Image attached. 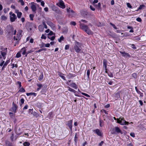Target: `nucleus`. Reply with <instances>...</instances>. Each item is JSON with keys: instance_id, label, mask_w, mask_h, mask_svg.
I'll list each match as a JSON object with an SVG mask.
<instances>
[{"instance_id": "nucleus-33", "label": "nucleus", "mask_w": 146, "mask_h": 146, "mask_svg": "<svg viewBox=\"0 0 146 146\" xmlns=\"http://www.w3.org/2000/svg\"><path fill=\"white\" fill-rule=\"evenodd\" d=\"M145 5H140L139 7L138 10H141L143 8H144L145 7Z\"/></svg>"}, {"instance_id": "nucleus-4", "label": "nucleus", "mask_w": 146, "mask_h": 146, "mask_svg": "<svg viewBox=\"0 0 146 146\" xmlns=\"http://www.w3.org/2000/svg\"><path fill=\"white\" fill-rule=\"evenodd\" d=\"M117 122L122 125H127L129 123L127 121H126L123 117L121 118L120 117L119 119L117 118Z\"/></svg>"}, {"instance_id": "nucleus-35", "label": "nucleus", "mask_w": 146, "mask_h": 146, "mask_svg": "<svg viewBox=\"0 0 146 146\" xmlns=\"http://www.w3.org/2000/svg\"><path fill=\"white\" fill-rule=\"evenodd\" d=\"M1 19L2 20H5L7 19V17H6L4 15H2L1 16Z\"/></svg>"}, {"instance_id": "nucleus-53", "label": "nucleus", "mask_w": 146, "mask_h": 146, "mask_svg": "<svg viewBox=\"0 0 146 146\" xmlns=\"http://www.w3.org/2000/svg\"><path fill=\"white\" fill-rule=\"evenodd\" d=\"M70 46L69 45H66L65 46V49L66 50L68 49L69 48Z\"/></svg>"}, {"instance_id": "nucleus-63", "label": "nucleus", "mask_w": 146, "mask_h": 146, "mask_svg": "<svg viewBox=\"0 0 146 146\" xmlns=\"http://www.w3.org/2000/svg\"><path fill=\"white\" fill-rule=\"evenodd\" d=\"M12 68H13L15 66L16 68H17L18 67V65L17 64H16L15 65V64H12Z\"/></svg>"}, {"instance_id": "nucleus-58", "label": "nucleus", "mask_w": 146, "mask_h": 146, "mask_svg": "<svg viewBox=\"0 0 146 146\" xmlns=\"http://www.w3.org/2000/svg\"><path fill=\"white\" fill-rule=\"evenodd\" d=\"M82 94L84 95L85 96H86V97H90V96L88 95V94H86V93H82Z\"/></svg>"}, {"instance_id": "nucleus-49", "label": "nucleus", "mask_w": 146, "mask_h": 146, "mask_svg": "<svg viewBox=\"0 0 146 146\" xmlns=\"http://www.w3.org/2000/svg\"><path fill=\"white\" fill-rule=\"evenodd\" d=\"M100 127H102L103 126V125L102 124V123H103V121L101 119L100 120Z\"/></svg>"}, {"instance_id": "nucleus-30", "label": "nucleus", "mask_w": 146, "mask_h": 146, "mask_svg": "<svg viewBox=\"0 0 146 146\" xmlns=\"http://www.w3.org/2000/svg\"><path fill=\"white\" fill-rule=\"evenodd\" d=\"M17 85L18 86V88H19L22 87L21 86V82L19 81H18L17 82Z\"/></svg>"}, {"instance_id": "nucleus-51", "label": "nucleus", "mask_w": 146, "mask_h": 146, "mask_svg": "<svg viewBox=\"0 0 146 146\" xmlns=\"http://www.w3.org/2000/svg\"><path fill=\"white\" fill-rule=\"evenodd\" d=\"M70 25L75 26L76 25V22L74 21H72L70 23Z\"/></svg>"}, {"instance_id": "nucleus-7", "label": "nucleus", "mask_w": 146, "mask_h": 146, "mask_svg": "<svg viewBox=\"0 0 146 146\" xmlns=\"http://www.w3.org/2000/svg\"><path fill=\"white\" fill-rule=\"evenodd\" d=\"M22 35L21 33L20 32H18L17 33V36H14L13 38L14 40H16L15 44H17L19 43V41L21 39Z\"/></svg>"}, {"instance_id": "nucleus-48", "label": "nucleus", "mask_w": 146, "mask_h": 146, "mask_svg": "<svg viewBox=\"0 0 146 146\" xmlns=\"http://www.w3.org/2000/svg\"><path fill=\"white\" fill-rule=\"evenodd\" d=\"M53 35H55V34H54L53 32L52 31H50L49 32V33L48 34V35L51 36Z\"/></svg>"}, {"instance_id": "nucleus-28", "label": "nucleus", "mask_w": 146, "mask_h": 146, "mask_svg": "<svg viewBox=\"0 0 146 146\" xmlns=\"http://www.w3.org/2000/svg\"><path fill=\"white\" fill-rule=\"evenodd\" d=\"M47 24L50 27H54V24L50 21H48L47 22Z\"/></svg>"}, {"instance_id": "nucleus-40", "label": "nucleus", "mask_w": 146, "mask_h": 146, "mask_svg": "<svg viewBox=\"0 0 146 146\" xmlns=\"http://www.w3.org/2000/svg\"><path fill=\"white\" fill-rule=\"evenodd\" d=\"M90 71V69H88V70H87V74L88 78H89V77Z\"/></svg>"}, {"instance_id": "nucleus-10", "label": "nucleus", "mask_w": 146, "mask_h": 146, "mask_svg": "<svg viewBox=\"0 0 146 146\" xmlns=\"http://www.w3.org/2000/svg\"><path fill=\"white\" fill-rule=\"evenodd\" d=\"M9 14L11 15L10 16V20L11 22H14L17 18L16 15L14 13L12 14L11 12Z\"/></svg>"}, {"instance_id": "nucleus-18", "label": "nucleus", "mask_w": 146, "mask_h": 146, "mask_svg": "<svg viewBox=\"0 0 146 146\" xmlns=\"http://www.w3.org/2000/svg\"><path fill=\"white\" fill-rule=\"evenodd\" d=\"M103 66L104 67L105 70L106 72L107 73V61L106 59H104L103 61Z\"/></svg>"}, {"instance_id": "nucleus-6", "label": "nucleus", "mask_w": 146, "mask_h": 146, "mask_svg": "<svg viewBox=\"0 0 146 146\" xmlns=\"http://www.w3.org/2000/svg\"><path fill=\"white\" fill-rule=\"evenodd\" d=\"M33 27L36 28V25L34 23H29L26 26V28L29 31H31Z\"/></svg>"}, {"instance_id": "nucleus-46", "label": "nucleus", "mask_w": 146, "mask_h": 146, "mask_svg": "<svg viewBox=\"0 0 146 146\" xmlns=\"http://www.w3.org/2000/svg\"><path fill=\"white\" fill-rule=\"evenodd\" d=\"M9 60H7V61H6V62L3 65L4 66L6 67L7 66V64L9 63Z\"/></svg>"}, {"instance_id": "nucleus-5", "label": "nucleus", "mask_w": 146, "mask_h": 146, "mask_svg": "<svg viewBox=\"0 0 146 146\" xmlns=\"http://www.w3.org/2000/svg\"><path fill=\"white\" fill-rule=\"evenodd\" d=\"M112 134L120 133L122 134L123 133L118 127H115L112 129Z\"/></svg>"}, {"instance_id": "nucleus-20", "label": "nucleus", "mask_w": 146, "mask_h": 146, "mask_svg": "<svg viewBox=\"0 0 146 146\" xmlns=\"http://www.w3.org/2000/svg\"><path fill=\"white\" fill-rule=\"evenodd\" d=\"M94 131L95 132L98 136H101L102 135V133L98 129H96V130H94Z\"/></svg>"}, {"instance_id": "nucleus-8", "label": "nucleus", "mask_w": 146, "mask_h": 146, "mask_svg": "<svg viewBox=\"0 0 146 146\" xmlns=\"http://www.w3.org/2000/svg\"><path fill=\"white\" fill-rule=\"evenodd\" d=\"M51 8L52 10L54 11L56 13L58 14H61L62 12L60 10L59 8L56 7L54 5L51 6Z\"/></svg>"}, {"instance_id": "nucleus-37", "label": "nucleus", "mask_w": 146, "mask_h": 146, "mask_svg": "<svg viewBox=\"0 0 146 146\" xmlns=\"http://www.w3.org/2000/svg\"><path fill=\"white\" fill-rule=\"evenodd\" d=\"M34 15L33 14H30L29 15V17L30 18V19L31 20L33 21V18L34 17Z\"/></svg>"}, {"instance_id": "nucleus-22", "label": "nucleus", "mask_w": 146, "mask_h": 146, "mask_svg": "<svg viewBox=\"0 0 146 146\" xmlns=\"http://www.w3.org/2000/svg\"><path fill=\"white\" fill-rule=\"evenodd\" d=\"M43 78V73L42 72H40V74L38 78V80L39 81H41L42 80Z\"/></svg>"}, {"instance_id": "nucleus-23", "label": "nucleus", "mask_w": 146, "mask_h": 146, "mask_svg": "<svg viewBox=\"0 0 146 146\" xmlns=\"http://www.w3.org/2000/svg\"><path fill=\"white\" fill-rule=\"evenodd\" d=\"M76 76L75 74H72L69 73L67 75L68 78H71L72 77H74Z\"/></svg>"}, {"instance_id": "nucleus-14", "label": "nucleus", "mask_w": 146, "mask_h": 146, "mask_svg": "<svg viewBox=\"0 0 146 146\" xmlns=\"http://www.w3.org/2000/svg\"><path fill=\"white\" fill-rule=\"evenodd\" d=\"M17 108V106L16 104L14 103V102H13L12 107V108L11 111L15 113L16 112V110Z\"/></svg>"}, {"instance_id": "nucleus-61", "label": "nucleus", "mask_w": 146, "mask_h": 146, "mask_svg": "<svg viewBox=\"0 0 146 146\" xmlns=\"http://www.w3.org/2000/svg\"><path fill=\"white\" fill-rule=\"evenodd\" d=\"M108 75L110 77H113V74L111 73H110L108 74Z\"/></svg>"}, {"instance_id": "nucleus-19", "label": "nucleus", "mask_w": 146, "mask_h": 146, "mask_svg": "<svg viewBox=\"0 0 146 146\" xmlns=\"http://www.w3.org/2000/svg\"><path fill=\"white\" fill-rule=\"evenodd\" d=\"M8 29H7V32L9 33H10L11 32H13L14 29L13 27L11 26L7 27Z\"/></svg>"}, {"instance_id": "nucleus-62", "label": "nucleus", "mask_w": 146, "mask_h": 146, "mask_svg": "<svg viewBox=\"0 0 146 146\" xmlns=\"http://www.w3.org/2000/svg\"><path fill=\"white\" fill-rule=\"evenodd\" d=\"M41 5L43 7L44 6V3L43 1H41Z\"/></svg>"}, {"instance_id": "nucleus-36", "label": "nucleus", "mask_w": 146, "mask_h": 146, "mask_svg": "<svg viewBox=\"0 0 146 146\" xmlns=\"http://www.w3.org/2000/svg\"><path fill=\"white\" fill-rule=\"evenodd\" d=\"M33 52V50H29L28 51H27L26 52V54L25 56L27 57V54H29V53H31Z\"/></svg>"}, {"instance_id": "nucleus-38", "label": "nucleus", "mask_w": 146, "mask_h": 146, "mask_svg": "<svg viewBox=\"0 0 146 146\" xmlns=\"http://www.w3.org/2000/svg\"><path fill=\"white\" fill-rule=\"evenodd\" d=\"M64 39V37L63 36H62L59 38L58 39V40L59 42H60L61 40H63Z\"/></svg>"}, {"instance_id": "nucleus-24", "label": "nucleus", "mask_w": 146, "mask_h": 146, "mask_svg": "<svg viewBox=\"0 0 146 146\" xmlns=\"http://www.w3.org/2000/svg\"><path fill=\"white\" fill-rule=\"evenodd\" d=\"M26 94L27 96H35L36 95V93L34 92L27 93Z\"/></svg>"}, {"instance_id": "nucleus-16", "label": "nucleus", "mask_w": 146, "mask_h": 146, "mask_svg": "<svg viewBox=\"0 0 146 146\" xmlns=\"http://www.w3.org/2000/svg\"><path fill=\"white\" fill-rule=\"evenodd\" d=\"M72 120H71L68 121L67 122V123L66 124V125L69 127L70 130L71 131L72 130Z\"/></svg>"}, {"instance_id": "nucleus-64", "label": "nucleus", "mask_w": 146, "mask_h": 146, "mask_svg": "<svg viewBox=\"0 0 146 146\" xmlns=\"http://www.w3.org/2000/svg\"><path fill=\"white\" fill-rule=\"evenodd\" d=\"M131 48L134 49H136V47L135 46V45L134 44H131Z\"/></svg>"}, {"instance_id": "nucleus-3", "label": "nucleus", "mask_w": 146, "mask_h": 146, "mask_svg": "<svg viewBox=\"0 0 146 146\" xmlns=\"http://www.w3.org/2000/svg\"><path fill=\"white\" fill-rule=\"evenodd\" d=\"M7 48H4L1 46L0 48V59H1L3 57V59L6 58V55L7 53Z\"/></svg>"}, {"instance_id": "nucleus-60", "label": "nucleus", "mask_w": 146, "mask_h": 146, "mask_svg": "<svg viewBox=\"0 0 146 146\" xmlns=\"http://www.w3.org/2000/svg\"><path fill=\"white\" fill-rule=\"evenodd\" d=\"M90 7L91 10L93 11H94L95 10V9L93 7L92 5H90Z\"/></svg>"}, {"instance_id": "nucleus-26", "label": "nucleus", "mask_w": 146, "mask_h": 146, "mask_svg": "<svg viewBox=\"0 0 146 146\" xmlns=\"http://www.w3.org/2000/svg\"><path fill=\"white\" fill-rule=\"evenodd\" d=\"M38 29L40 32H42L44 30V27L42 25H40L38 27Z\"/></svg>"}, {"instance_id": "nucleus-59", "label": "nucleus", "mask_w": 146, "mask_h": 146, "mask_svg": "<svg viewBox=\"0 0 146 146\" xmlns=\"http://www.w3.org/2000/svg\"><path fill=\"white\" fill-rule=\"evenodd\" d=\"M130 135L131 136L134 137H135V135L134 133H130Z\"/></svg>"}, {"instance_id": "nucleus-52", "label": "nucleus", "mask_w": 146, "mask_h": 146, "mask_svg": "<svg viewBox=\"0 0 146 146\" xmlns=\"http://www.w3.org/2000/svg\"><path fill=\"white\" fill-rule=\"evenodd\" d=\"M41 38L42 39H46V36L45 35H44L42 34V36L41 37Z\"/></svg>"}, {"instance_id": "nucleus-56", "label": "nucleus", "mask_w": 146, "mask_h": 146, "mask_svg": "<svg viewBox=\"0 0 146 146\" xmlns=\"http://www.w3.org/2000/svg\"><path fill=\"white\" fill-rule=\"evenodd\" d=\"M42 24L44 26V28L45 29H47V27L46 25V23L44 22H42Z\"/></svg>"}, {"instance_id": "nucleus-34", "label": "nucleus", "mask_w": 146, "mask_h": 146, "mask_svg": "<svg viewBox=\"0 0 146 146\" xmlns=\"http://www.w3.org/2000/svg\"><path fill=\"white\" fill-rule=\"evenodd\" d=\"M22 15V13L21 12H19V13H17V17L18 18H20L21 16Z\"/></svg>"}, {"instance_id": "nucleus-17", "label": "nucleus", "mask_w": 146, "mask_h": 146, "mask_svg": "<svg viewBox=\"0 0 146 146\" xmlns=\"http://www.w3.org/2000/svg\"><path fill=\"white\" fill-rule=\"evenodd\" d=\"M67 84L73 88L76 89L78 88V87L76 84L74 83H72L71 84H69V82L67 83Z\"/></svg>"}, {"instance_id": "nucleus-11", "label": "nucleus", "mask_w": 146, "mask_h": 146, "mask_svg": "<svg viewBox=\"0 0 146 146\" xmlns=\"http://www.w3.org/2000/svg\"><path fill=\"white\" fill-rule=\"evenodd\" d=\"M70 8L67 9V11L69 13V16L70 17H73L74 15V12L72 10H70Z\"/></svg>"}, {"instance_id": "nucleus-27", "label": "nucleus", "mask_w": 146, "mask_h": 146, "mask_svg": "<svg viewBox=\"0 0 146 146\" xmlns=\"http://www.w3.org/2000/svg\"><path fill=\"white\" fill-rule=\"evenodd\" d=\"M21 50H22L23 51L22 53L23 55H25V54H26V50L25 47H24L23 48H22Z\"/></svg>"}, {"instance_id": "nucleus-39", "label": "nucleus", "mask_w": 146, "mask_h": 146, "mask_svg": "<svg viewBox=\"0 0 146 146\" xmlns=\"http://www.w3.org/2000/svg\"><path fill=\"white\" fill-rule=\"evenodd\" d=\"M78 140V137L76 136V133L74 137V141L76 143Z\"/></svg>"}, {"instance_id": "nucleus-45", "label": "nucleus", "mask_w": 146, "mask_h": 146, "mask_svg": "<svg viewBox=\"0 0 146 146\" xmlns=\"http://www.w3.org/2000/svg\"><path fill=\"white\" fill-rule=\"evenodd\" d=\"M19 88V90L18 91H25V89L22 87Z\"/></svg>"}, {"instance_id": "nucleus-25", "label": "nucleus", "mask_w": 146, "mask_h": 146, "mask_svg": "<svg viewBox=\"0 0 146 146\" xmlns=\"http://www.w3.org/2000/svg\"><path fill=\"white\" fill-rule=\"evenodd\" d=\"M58 75L59 76L61 77L62 79L64 80H66V78L64 76V74L62 73L59 72L58 73Z\"/></svg>"}, {"instance_id": "nucleus-31", "label": "nucleus", "mask_w": 146, "mask_h": 146, "mask_svg": "<svg viewBox=\"0 0 146 146\" xmlns=\"http://www.w3.org/2000/svg\"><path fill=\"white\" fill-rule=\"evenodd\" d=\"M24 146H29L30 145V143L28 142H25L23 143Z\"/></svg>"}, {"instance_id": "nucleus-1", "label": "nucleus", "mask_w": 146, "mask_h": 146, "mask_svg": "<svg viewBox=\"0 0 146 146\" xmlns=\"http://www.w3.org/2000/svg\"><path fill=\"white\" fill-rule=\"evenodd\" d=\"M79 23H80V27L82 30L86 32L88 35L92 34L93 33L92 31L87 25H84V23H81L80 22H79Z\"/></svg>"}, {"instance_id": "nucleus-54", "label": "nucleus", "mask_w": 146, "mask_h": 146, "mask_svg": "<svg viewBox=\"0 0 146 146\" xmlns=\"http://www.w3.org/2000/svg\"><path fill=\"white\" fill-rule=\"evenodd\" d=\"M9 114L10 116V117H12V118H13V117H14V114L13 113H12V112H9Z\"/></svg>"}, {"instance_id": "nucleus-13", "label": "nucleus", "mask_w": 146, "mask_h": 146, "mask_svg": "<svg viewBox=\"0 0 146 146\" xmlns=\"http://www.w3.org/2000/svg\"><path fill=\"white\" fill-rule=\"evenodd\" d=\"M56 5L63 9L65 8V6L64 5V2L62 0L60 1L59 5H58V3H56Z\"/></svg>"}, {"instance_id": "nucleus-2", "label": "nucleus", "mask_w": 146, "mask_h": 146, "mask_svg": "<svg viewBox=\"0 0 146 146\" xmlns=\"http://www.w3.org/2000/svg\"><path fill=\"white\" fill-rule=\"evenodd\" d=\"M82 44L81 43L76 41L74 46V49L75 51L77 52H79L82 49Z\"/></svg>"}, {"instance_id": "nucleus-47", "label": "nucleus", "mask_w": 146, "mask_h": 146, "mask_svg": "<svg viewBox=\"0 0 146 146\" xmlns=\"http://www.w3.org/2000/svg\"><path fill=\"white\" fill-rule=\"evenodd\" d=\"M132 76L133 77L135 78H136L137 77V75L136 73H133L132 74Z\"/></svg>"}, {"instance_id": "nucleus-15", "label": "nucleus", "mask_w": 146, "mask_h": 146, "mask_svg": "<svg viewBox=\"0 0 146 146\" xmlns=\"http://www.w3.org/2000/svg\"><path fill=\"white\" fill-rule=\"evenodd\" d=\"M120 53L121 54L122 56L125 58L130 57V55L127 53L125 52L120 51Z\"/></svg>"}, {"instance_id": "nucleus-42", "label": "nucleus", "mask_w": 146, "mask_h": 146, "mask_svg": "<svg viewBox=\"0 0 146 146\" xmlns=\"http://www.w3.org/2000/svg\"><path fill=\"white\" fill-rule=\"evenodd\" d=\"M24 99L23 98H22L20 100V105L21 106L24 103Z\"/></svg>"}, {"instance_id": "nucleus-44", "label": "nucleus", "mask_w": 146, "mask_h": 146, "mask_svg": "<svg viewBox=\"0 0 146 146\" xmlns=\"http://www.w3.org/2000/svg\"><path fill=\"white\" fill-rule=\"evenodd\" d=\"M21 56V54L19 52H18L16 55V57L17 58H19Z\"/></svg>"}, {"instance_id": "nucleus-29", "label": "nucleus", "mask_w": 146, "mask_h": 146, "mask_svg": "<svg viewBox=\"0 0 146 146\" xmlns=\"http://www.w3.org/2000/svg\"><path fill=\"white\" fill-rule=\"evenodd\" d=\"M16 133L18 135H20L21 134V129L20 128H19L18 130H17L16 131Z\"/></svg>"}, {"instance_id": "nucleus-41", "label": "nucleus", "mask_w": 146, "mask_h": 146, "mask_svg": "<svg viewBox=\"0 0 146 146\" xmlns=\"http://www.w3.org/2000/svg\"><path fill=\"white\" fill-rule=\"evenodd\" d=\"M110 25H111L113 27V28L115 29H117V27L115 26V25L113 24L112 23H110Z\"/></svg>"}, {"instance_id": "nucleus-50", "label": "nucleus", "mask_w": 146, "mask_h": 146, "mask_svg": "<svg viewBox=\"0 0 146 146\" xmlns=\"http://www.w3.org/2000/svg\"><path fill=\"white\" fill-rule=\"evenodd\" d=\"M3 31L2 29L0 27V35H2L3 34Z\"/></svg>"}, {"instance_id": "nucleus-43", "label": "nucleus", "mask_w": 146, "mask_h": 146, "mask_svg": "<svg viewBox=\"0 0 146 146\" xmlns=\"http://www.w3.org/2000/svg\"><path fill=\"white\" fill-rule=\"evenodd\" d=\"M133 39L135 40H140V38L138 36H136L133 37Z\"/></svg>"}, {"instance_id": "nucleus-21", "label": "nucleus", "mask_w": 146, "mask_h": 146, "mask_svg": "<svg viewBox=\"0 0 146 146\" xmlns=\"http://www.w3.org/2000/svg\"><path fill=\"white\" fill-rule=\"evenodd\" d=\"M6 146H13L12 143L8 141H5Z\"/></svg>"}, {"instance_id": "nucleus-12", "label": "nucleus", "mask_w": 146, "mask_h": 146, "mask_svg": "<svg viewBox=\"0 0 146 146\" xmlns=\"http://www.w3.org/2000/svg\"><path fill=\"white\" fill-rule=\"evenodd\" d=\"M29 4L31 5V7L33 12L35 13L36 9L35 3L33 2H32L31 3H29Z\"/></svg>"}, {"instance_id": "nucleus-57", "label": "nucleus", "mask_w": 146, "mask_h": 146, "mask_svg": "<svg viewBox=\"0 0 146 146\" xmlns=\"http://www.w3.org/2000/svg\"><path fill=\"white\" fill-rule=\"evenodd\" d=\"M136 20L138 22H141L142 21L141 19L139 17H138L136 19Z\"/></svg>"}, {"instance_id": "nucleus-55", "label": "nucleus", "mask_w": 146, "mask_h": 146, "mask_svg": "<svg viewBox=\"0 0 146 146\" xmlns=\"http://www.w3.org/2000/svg\"><path fill=\"white\" fill-rule=\"evenodd\" d=\"M19 2L21 3L22 5H24V3L23 0H19Z\"/></svg>"}, {"instance_id": "nucleus-9", "label": "nucleus", "mask_w": 146, "mask_h": 146, "mask_svg": "<svg viewBox=\"0 0 146 146\" xmlns=\"http://www.w3.org/2000/svg\"><path fill=\"white\" fill-rule=\"evenodd\" d=\"M37 86L38 87L37 89V91H39L41 89H42L43 90H44L46 89L47 87V85L45 84H37Z\"/></svg>"}, {"instance_id": "nucleus-32", "label": "nucleus", "mask_w": 146, "mask_h": 146, "mask_svg": "<svg viewBox=\"0 0 146 146\" xmlns=\"http://www.w3.org/2000/svg\"><path fill=\"white\" fill-rule=\"evenodd\" d=\"M47 49L46 48H42V49H40L36 51V52H39L42 51H46V50Z\"/></svg>"}]
</instances>
